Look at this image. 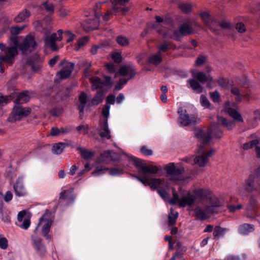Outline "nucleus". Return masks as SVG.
<instances>
[{"instance_id": "37", "label": "nucleus", "mask_w": 260, "mask_h": 260, "mask_svg": "<svg viewBox=\"0 0 260 260\" xmlns=\"http://www.w3.org/2000/svg\"><path fill=\"white\" fill-rule=\"evenodd\" d=\"M66 147V144L64 143L59 142L55 144L52 149L53 153L56 154H60L62 153L63 149Z\"/></svg>"}, {"instance_id": "1", "label": "nucleus", "mask_w": 260, "mask_h": 260, "mask_svg": "<svg viewBox=\"0 0 260 260\" xmlns=\"http://www.w3.org/2000/svg\"><path fill=\"white\" fill-rule=\"evenodd\" d=\"M220 125L225 127L228 130H231L235 127V123L234 121H229L223 117L218 116L217 123L213 124L207 131L200 128L195 129V136L200 142L199 145L200 151H202L205 145L209 144L212 135L216 139L220 138L222 137V132Z\"/></svg>"}, {"instance_id": "2", "label": "nucleus", "mask_w": 260, "mask_h": 260, "mask_svg": "<svg viewBox=\"0 0 260 260\" xmlns=\"http://www.w3.org/2000/svg\"><path fill=\"white\" fill-rule=\"evenodd\" d=\"M208 192L203 189H196L192 194L188 193L186 197L182 198L179 202V206L184 207L186 206H191L197 199L203 201L207 198Z\"/></svg>"}, {"instance_id": "36", "label": "nucleus", "mask_w": 260, "mask_h": 260, "mask_svg": "<svg viewBox=\"0 0 260 260\" xmlns=\"http://www.w3.org/2000/svg\"><path fill=\"white\" fill-rule=\"evenodd\" d=\"M52 224V220H47L45 224L44 225L42 233L44 237H45L47 239H49L50 238V236L48 235V233L50 232V228Z\"/></svg>"}, {"instance_id": "52", "label": "nucleus", "mask_w": 260, "mask_h": 260, "mask_svg": "<svg viewBox=\"0 0 260 260\" xmlns=\"http://www.w3.org/2000/svg\"><path fill=\"white\" fill-rule=\"evenodd\" d=\"M217 83L222 88H227L229 87V81L228 79L221 78L217 80Z\"/></svg>"}, {"instance_id": "4", "label": "nucleus", "mask_w": 260, "mask_h": 260, "mask_svg": "<svg viewBox=\"0 0 260 260\" xmlns=\"http://www.w3.org/2000/svg\"><path fill=\"white\" fill-rule=\"evenodd\" d=\"M166 171L167 176L172 181L181 180L182 174L184 172L183 167L176 168L173 162L169 163L165 168Z\"/></svg>"}, {"instance_id": "27", "label": "nucleus", "mask_w": 260, "mask_h": 260, "mask_svg": "<svg viewBox=\"0 0 260 260\" xmlns=\"http://www.w3.org/2000/svg\"><path fill=\"white\" fill-rule=\"evenodd\" d=\"M105 93L103 91H99L96 92V94L92 98L90 105H98L102 103L104 99Z\"/></svg>"}, {"instance_id": "35", "label": "nucleus", "mask_w": 260, "mask_h": 260, "mask_svg": "<svg viewBox=\"0 0 260 260\" xmlns=\"http://www.w3.org/2000/svg\"><path fill=\"white\" fill-rule=\"evenodd\" d=\"M229 230L226 228H223L219 226H216L214 228L213 235L215 239H218L224 235L225 232H228Z\"/></svg>"}, {"instance_id": "41", "label": "nucleus", "mask_w": 260, "mask_h": 260, "mask_svg": "<svg viewBox=\"0 0 260 260\" xmlns=\"http://www.w3.org/2000/svg\"><path fill=\"white\" fill-rule=\"evenodd\" d=\"M259 143L258 139L251 140L250 142L245 143L243 145V148L244 150H248L253 147H255Z\"/></svg>"}, {"instance_id": "53", "label": "nucleus", "mask_w": 260, "mask_h": 260, "mask_svg": "<svg viewBox=\"0 0 260 260\" xmlns=\"http://www.w3.org/2000/svg\"><path fill=\"white\" fill-rule=\"evenodd\" d=\"M179 196L174 189H173V198L170 200V203L172 205L179 204L180 202Z\"/></svg>"}, {"instance_id": "55", "label": "nucleus", "mask_w": 260, "mask_h": 260, "mask_svg": "<svg viewBox=\"0 0 260 260\" xmlns=\"http://www.w3.org/2000/svg\"><path fill=\"white\" fill-rule=\"evenodd\" d=\"M11 96H0V107L4 106L5 105L7 104L11 100Z\"/></svg>"}, {"instance_id": "60", "label": "nucleus", "mask_w": 260, "mask_h": 260, "mask_svg": "<svg viewBox=\"0 0 260 260\" xmlns=\"http://www.w3.org/2000/svg\"><path fill=\"white\" fill-rule=\"evenodd\" d=\"M158 51H160L161 53L162 52H166L170 49V45L169 43H163L161 45L158 47Z\"/></svg>"}, {"instance_id": "17", "label": "nucleus", "mask_w": 260, "mask_h": 260, "mask_svg": "<svg viewBox=\"0 0 260 260\" xmlns=\"http://www.w3.org/2000/svg\"><path fill=\"white\" fill-rule=\"evenodd\" d=\"M119 73L121 76H128V79L133 78L137 74L134 66L132 64H127L120 67Z\"/></svg>"}, {"instance_id": "14", "label": "nucleus", "mask_w": 260, "mask_h": 260, "mask_svg": "<svg viewBox=\"0 0 260 260\" xmlns=\"http://www.w3.org/2000/svg\"><path fill=\"white\" fill-rule=\"evenodd\" d=\"M100 17L101 15L95 12L94 18L86 19L83 24L84 29L87 31L97 29L100 23Z\"/></svg>"}, {"instance_id": "38", "label": "nucleus", "mask_w": 260, "mask_h": 260, "mask_svg": "<svg viewBox=\"0 0 260 260\" xmlns=\"http://www.w3.org/2000/svg\"><path fill=\"white\" fill-rule=\"evenodd\" d=\"M191 88L197 93H200L203 91V88L201 85L195 80L190 79L188 81Z\"/></svg>"}, {"instance_id": "21", "label": "nucleus", "mask_w": 260, "mask_h": 260, "mask_svg": "<svg viewBox=\"0 0 260 260\" xmlns=\"http://www.w3.org/2000/svg\"><path fill=\"white\" fill-rule=\"evenodd\" d=\"M170 184L168 182L162 181L160 179L153 178L151 179V188L153 189H168Z\"/></svg>"}, {"instance_id": "34", "label": "nucleus", "mask_w": 260, "mask_h": 260, "mask_svg": "<svg viewBox=\"0 0 260 260\" xmlns=\"http://www.w3.org/2000/svg\"><path fill=\"white\" fill-rule=\"evenodd\" d=\"M77 150L80 151L81 157L83 159L86 160L91 158L94 155L93 152L90 150H88L87 149H83L80 147H77Z\"/></svg>"}, {"instance_id": "26", "label": "nucleus", "mask_w": 260, "mask_h": 260, "mask_svg": "<svg viewBox=\"0 0 260 260\" xmlns=\"http://www.w3.org/2000/svg\"><path fill=\"white\" fill-rule=\"evenodd\" d=\"M239 231L242 235H247L254 230V226L253 224L244 223L239 226Z\"/></svg>"}, {"instance_id": "10", "label": "nucleus", "mask_w": 260, "mask_h": 260, "mask_svg": "<svg viewBox=\"0 0 260 260\" xmlns=\"http://www.w3.org/2000/svg\"><path fill=\"white\" fill-rule=\"evenodd\" d=\"M60 66H63V68L57 73V76L62 80L69 78L74 70L75 63L63 60L61 62Z\"/></svg>"}, {"instance_id": "40", "label": "nucleus", "mask_w": 260, "mask_h": 260, "mask_svg": "<svg viewBox=\"0 0 260 260\" xmlns=\"http://www.w3.org/2000/svg\"><path fill=\"white\" fill-rule=\"evenodd\" d=\"M117 43L121 46L126 47L129 44V40L125 37L119 36L116 38Z\"/></svg>"}, {"instance_id": "50", "label": "nucleus", "mask_w": 260, "mask_h": 260, "mask_svg": "<svg viewBox=\"0 0 260 260\" xmlns=\"http://www.w3.org/2000/svg\"><path fill=\"white\" fill-rule=\"evenodd\" d=\"M109 173L112 176L121 175L123 173V170L119 167L113 168L110 170Z\"/></svg>"}, {"instance_id": "29", "label": "nucleus", "mask_w": 260, "mask_h": 260, "mask_svg": "<svg viewBox=\"0 0 260 260\" xmlns=\"http://www.w3.org/2000/svg\"><path fill=\"white\" fill-rule=\"evenodd\" d=\"M59 199L68 201H73L74 199L73 189L62 191L60 193Z\"/></svg>"}, {"instance_id": "64", "label": "nucleus", "mask_w": 260, "mask_h": 260, "mask_svg": "<svg viewBox=\"0 0 260 260\" xmlns=\"http://www.w3.org/2000/svg\"><path fill=\"white\" fill-rule=\"evenodd\" d=\"M8 242L6 238H0V247L3 249H6L8 248Z\"/></svg>"}, {"instance_id": "31", "label": "nucleus", "mask_w": 260, "mask_h": 260, "mask_svg": "<svg viewBox=\"0 0 260 260\" xmlns=\"http://www.w3.org/2000/svg\"><path fill=\"white\" fill-rule=\"evenodd\" d=\"M158 171V168L157 167L155 166L150 165V166H147L146 164L145 166L142 168V173L143 175H147V173H149L150 174H155Z\"/></svg>"}, {"instance_id": "48", "label": "nucleus", "mask_w": 260, "mask_h": 260, "mask_svg": "<svg viewBox=\"0 0 260 260\" xmlns=\"http://www.w3.org/2000/svg\"><path fill=\"white\" fill-rule=\"evenodd\" d=\"M201 105L205 108L211 109V104L208 99L204 95H201L200 98Z\"/></svg>"}, {"instance_id": "61", "label": "nucleus", "mask_w": 260, "mask_h": 260, "mask_svg": "<svg viewBox=\"0 0 260 260\" xmlns=\"http://www.w3.org/2000/svg\"><path fill=\"white\" fill-rule=\"evenodd\" d=\"M187 250L186 247H183L182 249L174 254V256L176 258L180 259L182 258L184 253Z\"/></svg>"}, {"instance_id": "56", "label": "nucleus", "mask_w": 260, "mask_h": 260, "mask_svg": "<svg viewBox=\"0 0 260 260\" xmlns=\"http://www.w3.org/2000/svg\"><path fill=\"white\" fill-rule=\"evenodd\" d=\"M57 40V34L53 33L50 36L46 37L45 39V43H54Z\"/></svg>"}, {"instance_id": "12", "label": "nucleus", "mask_w": 260, "mask_h": 260, "mask_svg": "<svg viewBox=\"0 0 260 260\" xmlns=\"http://www.w3.org/2000/svg\"><path fill=\"white\" fill-rule=\"evenodd\" d=\"M202 20L205 25L209 27L212 31H217L219 30V21L212 18L208 13L203 12L200 15Z\"/></svg>"}, {"instance_id": "3", "label": "nucleus", "mask_w": 260, "mask_h": 260, "mask_svg": "<svg viewBox=\"0 0 260 260\" xmlns=\"http://www.w3.org/2000/svg\"><path fill=\"white\" fill-rule=\"evenodd\" d=\"M31 111L29 107H23L19 105L15 106L8 120L11 122L20 120L23 117L27 116L31 113Z\"/></svg>"}, {"instance_id": "59", "label": "nucleus", "mask_w": 260, "mask_h": 260, "mask_svg": "<svg viewBox=\"0 0 260 260\" xmlns=\"http://www.w3.org/2000/svg\"><path fill=\"white\" fill-rule=\"evenodd\" d=\"M63 35L67 39V43H70L74 39L75 35L70 31H64Z\"/></svg>"}, {"instance_id": "58", "label": "nucleus", "mask_w": 260, "mask_h": 260, "mask_svg": "<svg viewBox=\"0 0 260 260\" xmlns=\"http://www.w3.org/2000/svg\"><path fill=\"white\" fill-rule=\"evenodd\" d=\"M110 106L109 104H106L103 108L102 113L103 116H104L106 119H108L109 115V110Z\"/></svg>"}, {"instance_id": "47", "label": "nucleus", "mask_w": 260, "mask_h": 260, "mask_svg": "<svg viewBox=\"0 0 260 260\" xmlns=\"http://www.w3.org/2000/svg\"><path fill=\"white\" fill-rule=\"evenodd\" d=\"M195 78L201 83H205L208 80L206 75L202 72H198L195 75Z\"/></svg>"}, {"instance_id": "13", "label": "nucleus", "mask_w": 260, "mask_h": 260, "mask_svg": "<svg viewBox=\"0 0 260 260\" xmlns=\"http://www.w3.org/2000/svg\"><path fill=\"white\" fill-rule=\"evenodd\" d=\"M245 187L248 192L260 190V180L251 174L246 180Z\"/></svg>"}, {"instance_id": "63", "label": "nucleus", "mask_w": 260, "mask_h": 260, "mask_svg": "<svg viewBox=\"0 0 260 260\" xmlns=\"http://www.w3.org/2000/svg\"><path fill=\"white\" fill-rule=\"evenodd\" d=\"M236 29L239 32L243 33L246 31V27L242 22H238L236 26Z\"/></svg>"}, {"instance_id": "9", "label": "nucleus", "mask_w": 260, "mask_h": 260, "mask_svg": "<svg viewBox=\"0 0 260 260\" xmlns=\"http://www.w3.org/2000/svg\"><path fill=\"white\" fill-rule=\"evenodd\" d=\"M37 45L34 38L31 36H27L23 43L20 44L18 47L23 54H27L32 52Z\"/></svg>"}, {"instance_id": "45", "label": "nucleus", "mask_w": 260, "mask_h": 260, "mask_svg": "<svg viewBox=\"0 0 260 260\" xmlns=\"http://www.w3.org/2000/svg\"><path fill=\"white\" fill-rule=\"evenodd\" d=\"M134 177L144 185H149L151 187V179L150 180L147 175H144L143 178L137 176Z\"/></svg>"}, {"instance_id": "39", "label": "nucleus", "mask_w": 260, "mask_h": 260, "mask_svg": "<svg viewBox=\"0 0 260 260\" xmlns=\"http://www.w3.org/2000/svg\"><path fill=\"white\" fill-rule=\"evenodd\" d=\"M112 151L107 150L101 154L100 159L103 162L114 160L111 155Z\"/></svg>"}, {"instance_id": "15", "label": "nucleus", "mask_w": 260, "mask_h": 260, "mask_svg": "<svg viewBox=\"0 0 260 260\" xmlns=\"http://www.w3.org/2000/svg\"><path fill=\"white\" fill-rule=\"evenodd\" d=\"M13 189L17 197H24L27 194V190L24 185L22 177H18L15 183L13 184Z\"/></svg>"}, {"instance_id": "54", "label": "nucleus", "mask_w": 260, "mask_h": 260, "mask_svg": "<svg viewBox=\"0 0 260 260\" xmlns=\"http://www.w3.org/2000/svg\"><path fill=\"white\" fill-rule=\"evenodd\" d=\"M157 192L165 201H167L169 200V194L167 191V189H157Z\"/></svg>"}, {"instance_id": "46", "label": "nucleus", "mask_w": 260, "mask_h": 260, "mask_svg": "<svg viewBox=\"0 0 260 260\" xmlns=\"http://www.w3.org/2000/svg\"><path fill=\"white\" fill-rule=\"evenodd\" d=\"M173 212V210L171 209V213L169 215V224L170 225H173L176 223V219L178 216V213L177 212L174 213Z\"/></svg>"}, {"instance_id": "51", "label": "nucleus", "mask_w": 260, "mask_h": 260, "mask_svg": "<svg viewBox=\"0 0 260 260\" xmlns=\"http://www.w3.org/2000/svg\"><path fill=\"white\" fill-rule=\"evenodd\" d=\"M88 40L89 38L88 37H84L80 39L77 42L78 47L76 48V50H78L81 47L85 45L88 42Z\"/></svg>"}, {"instance_id": "22", "label": "nucleus", "mask_w": 260, "mask_h": 260, "mask_svg": "<svg viewBox=\"0 0 260 260\" xmlns=\"http://www.w3.org/2000/svg\"><path fill=\"white\" fill-rule=\"evenodd\" d=\"M79 101L80 104L78 106V110L79 111V117L82 119L84 108L87 101V94L85 92H82L79 95Z\"/></svg>"}, {"instance_id": "11", "label": "nucleus", "mask_w": 260, "mask_h": 260, "mask_svg": "<svg viewBox=\"0 0 260 260\" xmlns=\"http://www.w3.org/2000/svg\"><path fill=\"white\" fill-rule=\"evenodd\" d=\"M194 216L198 220H205L209 217L211 214H214V211L211 207L206 206L204 208L197 206L193 210Z\"/></svg>"}, {"instance_id": "49", "label": "nucleus", "mask_w": 260, "mask_h": 260, "mask_svg": "<svg viewBox=\"0 0 260 260\" xmlns=\"http://www.w3.org/2000/svg\"><path fill=\"white\" fill-rule=\"evenodd\" d=\"M210 98L214 103H218L220 101V94L217 90L209 93Z\"/></svg>"}, {"instance_id": "20", "label": "nucleus", "mask_w": 260, "mask_h": 260, "mask_svg": "<svg viewBox=\"0 0 260 260\" xmlns=\"http://www.w3.org/2000/svg\"><path fill=\"white\" fill-rule=\"evenodd\" d=\"M213 151L211 149L209 152H205L200 155H198L194 159V163L200 167H204L208 161L209 157L212 155Z\"/></svg>"}, {"instance_id": "28", "label": "nucleus", "mask_w": 260, "mask_h": 260, "mask_svg": "<svg viewBox=\"0 0 260 260\" xmlns=\"http://www.w3.org/2000/svg\"><path fill=\"white\" fill-rule=\"evenodd\" d=\"M30 97L28 94V91H25L20 93L16 99L15 100V103L17 105H19L23 103H25L29 101Z\"/></svg>"}, {"instance_id": "19", "label": "nucleus", "mask_w": 260, "mask_h": 260, "mask_svg": "<svg viewBox=\"0 0 260 260\" xmlns=\"http://www.w3.org/2000/svg\"><path fill=\"white\" fill-rule=\"evenodd\" d=\"M28 62L33 72L37 73L40 71L42 60L38 54H35L31 56L28 60Z\"/></svg>"}, {"instance_id": "42", "label": "nucleus", "mask_w": 260, "mask_h": 260, "mask_svg": "<svg viewBox=\"0 0 260 260\" xmlns=\"http://www.w3.org/2000/svg\"><path fill=\"white\" fill-rule=\"evenodd\" d=\"M231 92L236 96V101L237 102H240L242 99L244 97V95L241 94L240 91L237 87H233L231 89Z\"/></svg>"}, {"instance_id": "18", "label": "nucleus", "mask_w": 260, "mask_h": 260, "mask_svg": "<svg viewBox=\"0 0 260 260\" xmlns=\"http://www.w3.org/2000/svg\"><path fill=\"white\" fill-rule=\"evenodd\" d=\"M31 240L34 247L38 254L41 257L44 256L46 253V248L42 243L41 239L35 236H32Z\"/></svg>"}, {"instance_id": "43", "label": "nucleus", "mask_w": 260, "mask_h": 260, "mask_svg": "<svg viewBox=\"0 0 260 260\" xmlns=\"http://www.w3.org/2000/svg\"><path fill=\"white\" fill-rule=\"evenodd\" d=\"M42 7L50 14H52L54 13V5L52 3H48V2H44Z\"/></svg>"}, {"instance_id": "7", "label": "nucleus", "mask_w": 260, "mask_h": 260, "mask_svg": "<svg viewBox=\"0 0 260 260\" xmlns=\"http://www.w3.org/2000/svg\"><path fill=\"white\" fill-rule=\"evenodd\" d=\"M17 48L15 46H12L11 47L7 49L6 51V55H0L1 73H3L5 71L4 63H7L12 64L13 63L12 60L14 57L17 55Z\"/></svg>"}, {"instance_id": "33", "label": "nucleus", "mask_w": 260, "mask_h": 260, "mask_svg": "<svg viewBox=\"0 0 260 260\" xmlns=\"http://www.w3.org/2000/svg\"><path fill=\"white\" fill-rule=\"evenodd\" d=\"M129 157L130 160L133 161L134 166L139 169L140 172H141L142 168L146 164L145 161L132 155L129 156Z\"/></svg>"}, {"instance_id": "23", "label": "nucleus", "mask_w": 260, "mask_h": 260, "mask_svg": "<svg viewBox=\"0 0 260 260\" xmlns=\"http://www.w3.org/2000/svg\"><path fill=\"white\" fill-rule=\"evenodd\" d=\"M226 111L228 114L233 118L234 120L238 122H243V119L241 115L237 110L230 107L226 108Z\"/></svg>"}, {"instance_id": "16", "label": "nucleus", "mask_w": 260, "mask_h": 260, "mask_svg": "<svg viewBox=\"0 0 260 260\" xmlns=\"http://www.w3.org/2000/svg\"><path fill=\"white\" fill-rule=\"evenodd\" d=\"M100 136L102 138L110 139L111 138V131L109 128L108 119L101 121L99 127L97 128Z\"/></svg>"}, {"instance_id": "5", "label": "nucleus", "mask_w": 260, "mask_h": 260, "mask_svg": "<svg viewBox=\"0 0 260 260\" xmlns=\"http://www.w3.org/2000/svg\"><path fill=\"white\" fill-rule=\"evenodd\" d=\"M129 0H111L113 4L112 9L107 12L105 15L103 16L105 21H108L109 19V16L112 15L114 13L118 12H126L128 9L125 8L124 5L127 3Z\"/></svg>"}, {"instance_id": "24", "label": "nucleus", "mask_w": 260, "mask_h": 260, "mask_svg": "<svg viewBox=\"0 0 260 260\" xmlns=\"http://www.w3.org/2000/svg\"><path fill=\"white\" fill-rule=\"evenodd\" d=\"M162 60L161 53L157 51L155 54L151 55L148 59V62L154 66L159 64Z\"/></svg>"}, {"instance_id": "62", "label": "nucleus", "mask_w": 260, "mask_h": 260, "mask_svg": "<svg viewBox=\"0 0 260 260\" xmlns=\"http://www.w3.org/2000/svg\"><path fill=\"white\" fill-rule=\"evenodd\" d=\"M109 169L105 167H98L93 172L92 174L95 176L101 175V172L103 171H108Z\"/></svg>"}, {"instance_id": "30", "label": "nucleus", "mask_w": 260, "mask_h": 260, "mask_svg": "<svg viewBox=\"0 0 260 260\" xmlns=\"http://www.w3.org/2000/svg\"><path fill=\"white\" fill-rule=\"evenodd\" d=\"M205 191L208 192V194L207 198H205L206 199L210 204V207H211L213 209V211H214V209L215 207H220L221 206L220 203L219 202L218 199L215 197H208L210 192L208 190H205Z\"/></svg>"}, {"instance_id": "32", "label": "nucleus", "mask_w": 260, "mask_h": 260, "mask_svg": "<svg viewBox=\"0 0 260 260\" xmlns=\"http://www.w3.org/2000/svg\"><path fill=\"white\" fill-rule=\"evenodd\" d=\"M179 28L180 29V31L182 33V35H183V36L190 35L193 33V29L192 27L186 23H184L181 25Z\"/></svg>"}, {"instance_id": "8", "label": "nucleus", "mask_w": 260, "mask_h": 260, "mask_svg": "<svg viewBox=\"0 0 260 260\" xmlns=\"http://www.w3.org/2000/svg\"><path fill=\"white\" fill-rule=\"evenodd\" d=\"M104 78V81H102L99 77H93L90 79V82L92 84V90L101 89L105 87H111L113 85V82L110 76H105Z\"/></svg>"}, {"instance_id": "44", "label": "nucleus", "mask_w": 260, "mask_h": 260, "mask_svg": "<svg viewBox=\"0 0 260 260\" xmlns=\"http://www.w3.org/2000/svg\"><path fill=\"white\" fill-rule=\"evenodd\" d=\"M179 9L185 14H188L192 9V5L190 4H181L179 6Z\"/></svg>"}, {"instance_id": "25", "label": "nucleus", "mask_w": 260, "mask_h": 260, "mask_svg": "<svg viewBox=\"0 0 260 260\" xmlns=\"http://www.w3.org/2000/svg\"><path fill=\"white\" fill-rule=\"evenodd\" d=\"M30 16V12L27 9H24L20 12L14 18V21L16 23L21 22Z\"/></svg>"}, {"instance_id": "57", "label": "nucleus", "mask_w": 260, "mask_h": 260, "mask_svg": "<svg viewBox=\"0 0 260 260\" xmlns=\"http://www.w3.org/2000/svg\"><path fill=\"white\" fill-rule=\"evenodd\" d=\"M182 36H183V35H182V33L180 31V29L179 28V29H176L174 31L171 38L174 39L176 41H180L181 38Z\"/></svg>"}, {"instance_id": "6", "label": "nucleus", "mask_w": 260, "mask_h": 260, "mask_svg": "<svg viewBox=\"0 0 260 260\" xmlns=\"http://www.w3.org/2000/svg\"><path fill=\"white\" fill-rule=\"evenodd\" d=\"M178 113L179 114L178 122L181 126H186L191 124H196L198 122L197 118L194 115H189L187 111L182 107L178 109Z\"/></svg>"}]
</instances>
